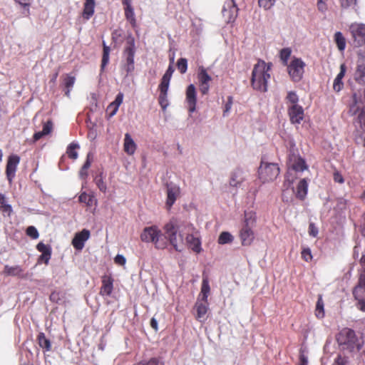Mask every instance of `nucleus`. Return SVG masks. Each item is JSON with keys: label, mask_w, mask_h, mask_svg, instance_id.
<instances>
[{"label": "nucleus", "mask_w": 365, "mask_h": 365, "mask_svg": "<svg viewBox=\"0 0 365 365\" xmlns=\"http://www.w3.org/2000/svg\"><path fill=\"white\" fill-rule=\"evenodd\" d=\"M164 236L174 249L178 252L182 250L183 235L185 234V241L189 248L196 253L202 250L201 241L198 230L189 222L179 223L176 220H172L164 226Z\"/></svg>", "instance_id": "nucleus-1"}, {"label": "nucleus", "mask_w": 365, "mask_h": 365, "mask_svg": "<svg viewBox=\"0 0 365 365\" xmlns=\"http://www.w3.org/2000/svg\"><path fill=\"white\" fill-rule=\"evenodd\" d=\"M289 150L288 154V167L289 170L286 175V178L284 182V186L286 189L292 188L294 192V188L292 187L293 182V173L294 172H302L308 168L304 160L302 158L299 154L298 150L295 147V143L293 140H290L289 143Z\"/></svg>", "instance_id": "nucleus-2"}, {"label": "nucleus", "mask_w": 365, "mask_h": 365, "mask_svg": "<svg viewBox=\"0 0 365 365\" xmlns=\"http://www.w3.org/2000/svg\"><path fill=\"white\" fill-rule=\"evenodd\" d=\"M272 66V63H267L261 59H259L254 66L252 72L251 84L255 90L263 93L267 91V83L270 78L269 71Z\"/></svg>", "instance_id": "nucleus-3"}, {"label": "nucleus", "mask_w": 365, "mask_h": 365, "mask_svg": "<svg viewBox=\"0 0 365 365\" xmlns=\"http://www.w3.org/2000/svg\"><path fill=\"white\" fill-rule=\"evenodd\" d=\"M336 340L343 349H348L349 351L359 350L361 347L355 331L349 328L341 329L336 336Z\"/></svg>", "instance_id": "nucleus-4"}, {"label": "nucleus", "mask_w": 365, "mask_h": 365, "mask_svg": "<svg viewBox=\"0 0 365 365\" xmlns=\"http://www.w3.org/2000/svg\"><path fill=\"white\" fill-rule=\"evenodd\" d=\"M279 173V168L277 163L262 161L259 168V179L263 182L272 181Z\"/></svg>", "instance_id": "nucleus-5"}, {"label": "nucleus", "mask_w": 365, "mask_h": 365, "mask_svg": "<svg viewBox=\"0 0 365 365\" xmlns=\"http://www.w3.org/2000/svg\"><path fill=\"white\" fill-rule=\"evenodd\" d=\"M127 43L128 45L125 47L123 52L125 57L123 69L126 72V76L129 75L135 69L134 56L135 53L134 38L130 36L127 40Z\"/></svg>", "instance_id": "nucleus-6"}, {"label": "nucleus", "mask_w": 365, "mask_h": 365, "mask_svg": "<svg viewBox=\"0 0 365 365\" xmlns=\"http://www.w3.org/2000/svg\"><path fill=\"white\" fill-rule=\"evenodd\" d=\"M160 230L155 226H151L144 228L140 238L143 242L154 243L157 248H163L165 243L160 241Z\"/></svg>", "instance_id": "nucleus-7"}, {"label": "nucleus", "mask_w": 365, "mask_h": 365, "mask_svg": "<svg viewBox=\"0 0 365 365\" xmlns=\"http://www.w3.org/2000/svg\"><path fill=\"white\" fill-rule=\"evenodd\" d=\"M305 63L301 58H294L287 66V71L294 82H299L303 76Z\"/></svg>", "instance_id": "nucleus-8"}, {"label": "nucleus", "mask_w": 365, "mask_h": 365, "mask_svg": "<svg viewBox=\"0 0 365 365\" xmlns=\"http://www.w3.org/2000/svg\"><path fill=\"white\" fill-rule=\"evenodd\" d=\"M349 31L356 46H361L365 44V24L352 23L349 26Z\"/></svg>", "instance_id": "nucleus-9"}, {"label": "nucleus", "mask_w": 365, "mask_h": 365, "mask_svg": "<svg viewBox=\"0 0 365 365\" xmlns=\"http://www.w3.org/2000/svg\"><path fill=\"white\" fill-rule=\"evenodd\" d=\"M197 78L199 83L200 91L202 95L207 94L210 90V83L212 81V78L208 74L207 69L203 66H200L197 70Z\"/></svg>", "instance_id": "nucleus-10"}, {"label": "nucleus", "mask_w": 365, "mask_h": 365, "mask_svg": "<svg viewBox=\"0 0 365 365\" xmlns=\"http://www.w3.org/2000/svg\"><path fill=\"white\" fill-rule=\"evenodd\" d=\"M238 9L234 0L227 1L222 9V15L227 22H232L237 16Z\"/></svg>", "instance_id": "nucleus-11"}, {"label": "nucleus", "mask_w": 365, "mask_h": 365, "mask_svg": "<svg viewBox=\"0 0 365 365\" xmlns=\"http://www.w3.org/2000/svg\"><path fill=\"white\" fill-rule=\"evenodd\" d=\"M185 101L190 115L196 110L197 103V91L193 84H190L187 87Z\"/></svg>", "instance_id": "nucleus-12"}, {"label": "nucleus", "mask_w": 365, "mask_h": 365, "mask_svg": "<svg viewBox=\"0 0 365 365\" xmlns=\"http://www.w3.org/2000/svg\"><path fill=\"white\" fill-rule=\"evenodd\" d=\"M20 162V158L16 155H11L8 158L6 174L9 182H11L16 171L17 166Z\"/></svg>", "instance_id": "nucleus-13"}, {"label": "nucleus", "mask_w": 365, "mask_h": 365, "mask_svg": "<svg viewBox=\"0 0 365 365\" xmlns=\"http://www.w3.org/2000/svg\"><path fill=\"white\" fill-rule=\"evenodd\" d=\"M288 114L292 123L299 124L304 118V109L300 105H290Z\"/></svg>", "instance_id": "nucleus-14"}, {"label": "nucleus", "mask_w": 365, "mask_h": 365, "mask_svg": "<svg viewBox=\"0 0 365 365\" xmlns=\"http://www.w3.org/2000/svg\"><path fill=\"white\" fill-rule=\"evenodd\" d=\"M90 235V231L86 229H83L82 231L76 233L72 240V245L76 250L79 251L82 250L84 247L85 242L89 239Z\"/></svg>", "instance_id": "nucleus-15"}, {"label": "nucleus", "mask_w": 365, "mask_h": 365, "mask_svg": "<svg viewBox=\"0 0 365 365\" xmlns=\"http://www.w3.org/2000/svg\"><path fill=\"white\" fill-rule=\"evenodd\" d=\"M180 194V187L178 185L169 182L167 183V201L166 205L170 208L175 203L177 197Z\"/></svg>", "instance_id": "nucleus-16"}, {"label": "nucleus", "mask_w": 365, "mask_h": 365, "mask_svg": "<svg viewBox=\"0 0 365 365\" xmlns=\"http://www.w3.org/2000/svg\"><path fill=\"white\" fill-rule=\"evenodd\" d=\"M239 237L243 246L250 245L255 239L253 228L242 227L239 232Z\"/></svg>", "instance_id": "nucleus-17"}, {"label": "nucleus", "mask_w": 365, "mask_h": 365, "mask_svg": "<svg viewBox=\"0 0 365 365\" xmlns=\"http://www.w3.org/2000/svg\"><path fill=\"white\" fill-rule=\"evenodd\" d=\"M247 175L242 169L237 168L233 171L230 180V185L235 187H240L246 180Z\"/></svg>", "instance_id": "nucleus-18"}, {"label": "nucleus", "mask_w": 365, "mask_h": 365, "mask_svg": "<svg viewBox=\"0 0 365 365\" xmlns=\"http://www.w3.org/2000/svg\"><path fill=\"white\" fill-rule=\"evenodd\" d=\"M353 294L356 300L365 299V268L360 274L359 284L354 288Z\"/></svg>", "instance_id": "nucleus-19"}, {"label": "nucleus", "mask_w": 365, "mask_h": 365, "mask_svg": "<svg viewBox=\"0 0 365 365\" xmlns=\"http://www.w3.org/2000/svg\"><path fill=\"white\" fill-rule=\"evenodd\" d=\"M113 289V279L110 276L103 275L102 277V286L100 290V294L103 297H108L111 294Z\"/></svg>", "instance_id": "nucleus-20"}, {"label": "nucleus", "mask_w": 365, "mask_h": 365, "mask_svg": "<svg viewBox=\"0 0 365 365\" xmlns=\"http://www.w3.org/2000/svg\"><path fill=\"white\" fill-rule=\"evenodd\" d=\"M346 71V67L344 63H342L340 66V71L337 74L336 77L335 78L333 83V89L336 92H339L342 90L344 87V83L342 82V79L344 77L345 73Z\"/></svg>", "instance_id": "nucleus-21"}, {"label": "nucleus", "mask_w": 365, "mask_h": 365, "mask_svg": "<svg viewBox=\"0 0 365 365\" xmlns=\"http://www.w3.org/2000/svg\"><path fill=\"white\" fill-rule=\"evenodd\" d=\"M4 274L7 276L18 277L24 278V269L19 265L9 266L5 265L4 267Z\"/></svg>", "instance_id": "nucleus-22"}, {"label": "nucleus", "mask_w": 365, "mask_h": 365, "mask_svg": "<svg viewBox=\"0 0 365 365\" xmlns=\"http://www.w3.org/2000/svg\"><path fill=\"white\" fill-rule=\"evenodd\" d=\"M257 215L252 210L245 211L244 220L242 227L254 228L256 225Z\"/></svg>", "instance_id": "nucleus-23"}, {"label": "nucleus", "mask_w": 365, "mask_h": 365, "mask_svg": "<svg viewBox=\"0 0 365 365\" xmlns=\"http://www.w3.org/2000/svg\"><path fill=\"white\" fill-rule=\"evenodd\" d=\"M123 148L124 151L130 155H133L136 150V144L128 133L125 134Z\"/></svg>", "instance_id": "nucleus-24"}, {"label": "nucleus", "mask_w": 365, "mask_h": 365, "mask_svg": "<svg viewBox=\"0 0 365 365\" xmlns=\"http://www.w3.org/2000/svg\"><path fill=\"white\" fill-rule=\"evenodd\" d=\"M195 308L197 311L196 319L200 322H204L207 319L206 314L208 310L207 303H202L197 301L195 304Z\"/></svg>", "instance_id": "nucleus-25"}, {"label": "nucleus", "mask_w": 365, "mask_h": 365, "mask_svg": "<svg viewBox=\"0 0 365 365\" xmlns=\"http://www.w3.org/2000/svg\"><path fill=\"white\" fill-rule=\"evenodd\" d=\"M308 191V182L304 178L299 180L297 186L296 196L300 200H304Z\"/></svg>", "instance_id": "nucleus-26"}, {"label": "nucleus", "mask_w": 365, "mask_h": 365, "mask_svg": "<svg viewBox=\"0 0 365 365\" xmlns=\"http://www.w3.org/2000/svg\"><path fill=\"white\" fill-rule=\"evenodd\" d=\"M96 2L95 0H86L83 5V17L86 20L91 19L95 11Z\"/></svg>", "instance_id": "nucleus-27"}, {"label": "nucleus", "mask_w": 365, "mask_h": 365, "mask_svg": "<svg viewBox=\"0 0 365 365\" xmlns=\"http://www.w3.org/2000/svg\"><path fill=\"white\" fill-rule=\"evenodd\" d=\"M354 79L360 84H365V61H361L357 65Z\"/></svg>", "instance_id": "nucleus-28"}, {"label": "nucleus", "mask_w": 365, "mask_h": 365, "mask_svg": "<svg viewBox=\"0 0 365 365\" xmlns=\"http://www.w3.org/2000/svg\"><path fill=\"white\" fill-rule=\"evenodd\" d=\"M123 96H123V93H121V92L118 93L117 94L116 97H115V101L109 104V106H108L107 109L110 110V108H113V110H112L109 113V118H111V117L114 116L116 114V113H117V111L118 110L119 106L123 103Z\"/></svg>", "instance_id": "nucleus-29"}, {"label": "nucleus", "mask_w": 365, "mask_h": 365, "mask_svg": "<svg viewBox=\"0 0 365 365\" xmlns=\"http://www.w3.org/2000/svg\"><path fill=\"white\" fill-rule=\"evenodd\" d=\"M210 292V287L209 284V281L207 277H203L202 282L201 291L200 294V297H201V300L205 303L207 302V298Z\"/></svg>", "instance_id": "nucleus-30"}, {"label": "nucleus", "mask_w": 365, "mask_h": 365, "mask_svg": "<svg viewBox=\"0 0 365 365\" xmlns=\"http://www.w3.org/2000/svg\"><path fill=\"white\" fill-rule=\"evenodd\" d=\"M37 339L40 347L46 351H49L51 349V343L50 340L46 337L44 333H39Z\"/></svg>", "instance_id": "nucleus-31"}, {"label": "nucleus", "mask_w": 365, "mask_h": 365, "mask_svg": "<svg viewBox=\"0 0 365 365\" xmlns=\"http://www.w3.org/2000/svg\"><path fill=\"white\" fill-rule=\"evenodd\" d=\"M334 41L340 51H344L346 48V39L341 32L337 31L335 33Z\"/></svg>", "instance_id": "nucleus-32"}, {"label": "nucleus", "mask_w": 365, "mask_h": 365, "mask_svg": "<svg viewBox=\"0 0 365 365\" xmlns=\"http://www.w3.org/2000/svg\"><path fill=\"white\" fill-rule=\"evenodd\" d=\"M80 148L79 144L75 142L70 143L67 148L66 153L71 159L76 160L78 158V154L76 151Z\"/></svg>", "instance_id": "nucleus-33"}, {"label": "nucleus", "mask_w": 365, "mask_h": 365, "mask_svg": "<svg viewBox=\"0 0 365 365\" xmlns=\"http://www.w3.org/2000/svg\"><path fill=\"white\" fill-rule=\"evenodd\" d=\"M0 210L2 212L10 215L12 212L11 205L6 202L5 195L0 193Z\"/></svg>", "instance_id": "nucleus-34"}, {"label": "nucleus", "mask_w": 365, "mask_h": 365, "mask_svg": "<svg viewBox=\"0 0 365 365\" xmlns=\"http://www.w3.org/2000/svg\"><path fill=\"white\" fill-rule=\"evenodd\" d=\"M96 186L103 193H106L107 191V185L104 182V178L103 175V173H100L94 179Z\"/></svg>", "instance_id": "nucleus-35"}, {"label": "nucleus", "mask_w": 365, "mask_h": 365, "mask_svg": "<svg viewBox=\"0 0 365 365\" xmlns=\"http://www.w3.org/2000/svg\"><path fill=\"white\" fill-rule=\"evenodd\" d=\"M110 47L106 46L105 43H103V56H102V61H101V71H103L105 67L107 66V64L109 62V56H110Z\"/></svg>", "instance_id": "nucleus-36"}, {"label": "nucleus", "mask_w": 365, "mask_h": 365, "mask_svg": "<svg viewBox=\"0 0 365 365\" xmlns=\"http://www.w3.org/2000/svg\"><path fill=\"white\" fill-rule=\"evenodd\" d=\"M234 240V237L228 232H222L218 238V243L220 245H225L227 243L232 242Z\"/></svg>", "instance_id": "nucleus-37"}, {"label": "nucleus", "mask_w": 365, "mask_h": 365, "mask_svg": "<svg viewBox=\"0 0 365 365\" xmlns=\"http://www.w3.org/2000/svg\"><path fill=\"white\" fill-rule=\"evenodd\" d=\"M316 316L319 319L324 317V302L322 296H319L316 304Z\"/></svg>", "instance_id": "nucleus-38"}, {"label": "nucleus", "mask_w": 365, "mask_h": 365, "mask_svg": "<svg viewBox=\"0 0 365 365\" xmlns=\"http://www.w3.org/2000/svg\"><path fill=\"white\" fill-rule=\"evenodd\" d=\"M75 83V78L73 76H67L64 79V86L66 88L65 92L66 96L69 97L70 92Z\"/></svg>", "instance_id": "nucleus-39"}, {"label": "nucleus", "mask_w": 365, "mask_h": 365, "mask_svg": "<svg viewBox=\"0 0 365 365\" xmlns=\"http://www.w3.org/2000/svg\"><path fill=\"white\" fill-rule=\"evenodd\" d=\"M94 199V196L88 195L86 192H83L79 196V202L86 203L88 206H91L93 204V200Z\"/></svg>", "instance_id": "nucleus-40"}, {"label": "nucleus", "mask_w": 365, "mask_h": 365, "mask_svg": "<svg viewBox=\"0 0 365 365\" xmlns=\"http://www.w3.org/2000/svg\"><path fill=\"white\" fill-rule=\"evenodd\" d=\"M286 101L287 103H290V105H299V97L296 92L289 91L286 97Z\"/></svg>", "instance_id": "nucleus-41"}, {"label": "nucleus", "mask_w": 365, "mask_h": 365, "mask_svg": "<svg viewBox=\"0 0 365 365\" xmlns=\"http://www.w3.org/2000/svg\"><path fill=\"white\" fill-rule=\"evenodd\" d=\"M135 365H164V362L158 358H151L149 360H144Z\"/></svg>", "instance_id": "nucleus-42"}, {"label": "nucleus", "mask_w": 365, "mask_h": 365, "mask_svg": "<svg viewBox=\"0 0 365 365\" xmlns=\"http://www.w3.org/2000/svg\"><path fill=\"white\" fill-rule=\"evenodd\" d=\"M291 53L292 51L289 48H284L280 51V58L284 65H287Z\"/></svg>", "instance_id": "nucleus-43"}, {"label": "nucleus", "mask_w": 365, "mask_h": 365, "mask_svg": "<svg viewBox=\"0 0 365 365\" xmlns=\"http://www.w3.org/2000/svg\"><path fill=\"white\" fill-rule=\"evenodd\" d=\"M177 66L181 73H185L187 69V59L184 58H180L178 59Z\"/></svg>", "instance_id": "nucleus-44"}, {"label": "nucleus", "mask_w": 365, "mask_h": 365, "mask_svg": "<svg viewBox=\"0 0 365 365\" xmlns=\"http://www.w3.org/2000/svg\"><path fill=\"white\" fill-rule=\"evenodd\" d=\"M36 249L38 252H41V254H47V253H51V248L49 245H45L43 242H39L37 246Z\"/></svg>", "instance_id": "nucleus-45"}, {"label": "nucleus", "mask_w": 365, "mask_h": 365, "mask_svg": "<svg viewBox=\"0 0 365 365\" xmlns=\"http://www.w3.org/2000/svg\"><path fill=\"white\" fill-rule=\"evenodd\" d=\"M170 79L167 78H162L161 83L159 85V88L160 92L168 93L169 85H170Z\"/></svg>", "instance_id": "nucleus-46"}, {"label": "nucleus", "mask_w": 365, "mask_h": 365, "mask_svg": "<svg viewBox=\"0 0 365 365\" xmlns=\"http://www.w3.org/2000/svg\"><path fill=\"white\" fill-rule=\"evenodd\" d=\"M167 95L168 93L160 92L158 98L159 103L163 110L168 106Z\"/></svg>", "instance_id": "nucleus-47"}, {"label": "nucleus", "mask_w": 365, "mask_h": 365, "mask_svg": "<svg viewBox=\"0 0 365 365\" xmlns=\"http://www.w3.org/2000/svg\"><path fill=\"white\" fill-rule=\"evenodd\" d=\"M233 103V98L232 96H230L227 97V101L225 105L224 110H223V115L226 116L230 111L232 106Z\"/></svg>", "instance_id": "nucleus-48"}, {"label": "nucleus", "mask_w": 365, "mask_h": 365, "mask_svg": "<svg viewBox=\"0 0 365 365\" xmlns=\"http://www.w3.org/2000/svg\"><path fill=\"white\" fill-rule=\"evenodd\" d=\"M26 234L31 237L32 239H37L39 237L38 232L37 229L34 226H29L26 229Z\"/></svg>", "instance_id": "nucleus-49"}, {"label": "nucleus", "mask_w": 365, "mask_h": 365, "mask_svg": "<svg viewBox=\"0 0 365 365\" xmlns=\"http://www.w3.org/2000/svg\"><path fill=\"white\" fill-rule=\"evenodd\" d=\"M123 3L125 4H126V6H127L125 8V14L126 18L128 19H133L134 16L133 9L130 6V4L128 3L127 0H124Z\"/></svg>", "instance_id": "nucleus-50"}, {"label": "nucleus", "mask_w": 365, "mask_h": 365, "mask_svg": "<svg viewBox=\"0 0 365 365\" xmlns=\"http://www.w3.org/2000/svg\"><path fill=\"white\" fill-rule=\"evenodd\" d=\"M357 0H341V5L344 9L353 8L356 5Z\"/></svg>", "instance_id": "nucleus-51"}, {"label": "nucleus", "mask_w": 365, "mask_h": 365, "mask_svg": "<svg viewBox=\"0 0 365 365\" xmlns=\"http://www.w3.org/2000/svg\"><path fill=\"white\" fill-rule=\"evenodd\" d=\"M302 257L306 262L310 261L312 259L311 250L309 248H304L302 251Z\"/></svg>", "instance_id": "nucleus-52"}, {"label": "nucleus", "mask_w": 365, "mask_h": 365, "mask_svg": "<svg viewBox=\"0 0 365 365\" xmlns=\"http://www.w3.org/2000/svg\"><path fill=\"white\" fill-rule=\"evenodd\" d=\"M259 5L267 10L272 6L273 1L272 0H259Z\"/></svg>", "instance_id": "nucleus-53"}, {"label": "nucleus", "mask_w": 365, "mask_h": 365, "mask_svg": "<svg viewBox=\"0 0 365 365\" xmlns=\"http://www.w3.org/2000/svg\"><path fill=\"white\" fill-rule=\"evenodd\" d=\"M52 128H53L52 122L51 120H48L46 123H45L43 124L42 131L45 135H48L51 132Z\"/></svg>", "instance_id": "nucleus-54"}, {"label": "nucleus", "mask_w": 365, "mask_h": 365, "mask_svg": "<svg viewBox=\"0 0 365 365\" xmlns=\"http://www.w3.org/2000/svg\"><path fill=\"white\" fill-rule=\"evenodd\" d=\"M309 235L315 237L318 235V229L314 223H310L309 226Z\"/></svg>", "instance_id": "nucleus-55"}, {"label": "nucleus", "mask_w": 365, "mask_h": 365, "mask_svg": "<svg viewBox=\"0 0 365 365\" xmlns=\"http://www.w3.org/2000/svg\"><path fill=\"white\" fill-rule=\"evenodd\" d=\"M114 262L119 265H124L125 264L126 259L125 257L122 255H117L114 258Z\"/></svg>", "instance_id": "nucleus-56"}, {"label": "nucleus", "mask_w": 365, "mask_h": 365, "mask_svg": "<svg viewBox=\"0 0 365 365\" xmlns=\"http://www.w3.org/2000/svg\"><path fill=\"white\" fill-rule=\"evenodd\" d=\"M92 162V156L91 153H88L87 155V158L86 162L84 163L83 165L82 166L83 168V170H88L91 165Z\"/></svg>", "instance_id": "nucleus-57"}, {"label": "nucleus", "mask_w": 365, "mask_h": 365, "mask_svg": "<svg viewBox=\"0 0 365 365\" xmlns=\"http://www.w3.org/2000/svg\"><path fill=\"white\" fill-rule=\"evenodd\" d=\"M173 72H174V68H173V66L170 65L163 77L167 78L168 79H171Z\"/></svg>", "instance_id": "nucleus-58"}, {"label": "nucleus", "mask_w": 365, "mask_h": 365, "mask_svg": "<svg viewBox=\"0 0 365 365\" xmlns=\"http://www.w3.org/2000/svg\"><path fill=\"white\" fill-rule=\"evenodd\" d=\"M317 8L321 12H325L327 9L325 1H317Z\"/></svg>", "instance_id": "nucleus-59"}, {"label": "nucleus", "mask_w": 365, "mask_h": 365, "mask_svg": "<svg viewBox=\"0 0 365 365\" xmlns=\"http://www.w3.org/2000/svg\"><path fill=\"white\" fill-rule=\"evenodd\" d=\"M334 180L339 183H343L344 181L342 175L338 172L334 173Z\"/></svg>", "instance_id": "nucleus-60"}, {"label": "nucleus", "mask_w": 365, "mask_h": 365, "mask_svg": "<svg viewBox=\"0 0 365 365\" xmlns=\"http://www.w3.org/2000/svg\"><path fill=\"white\" fill-rule=\"evenodd\" d=\"M51 253L41 254L39 257V261H44L45 264H48L51 258Z\"/></svg>", "instance_id": "nucleus-61"}, {"label": "nucleus", "mask_w": 365, "mask_h": 365, "mask_svg": "<svg viewBox=\"0 0 365 365\" xmlns=\"http://www.w3.org/2000/svg\"><path fill=\"white\" fill-rule=\"evenodd\" d=\"M150 327L156 331L158 330V321L155 317L150 320Z\"/></svg>", "instance_id": "nucleus-62"}, {"label": "nucleus", "mask_w": 365, "mask_h": 365, "mask_svg": "<svg viewBox=\"0 0 365 365\" xmlns=\"http://www.w3.org/2000/svg\"><path fill=\"white\" fill-rule=\"evenodd\" d=\"M46 135L43 131H38L34 133V141L36 142L41 139L43 136Z\"/></svg>", "instance_id": "nucleus-63"}, {"label": "nucleus", "mask_w": 365, "mask_h": 365, "mask_svg": "<svg viewBox=\"0 0 365 365\" xmlns=\"http://www.w3.org/2000/svg\"><path fill=\"white\" fill-rule=\"evenodd\" d=\"M357 301H358L357 307L359 308V309H360L363 312H365V299L357 300Z\"/></svg>", "instance_id": "nucleus-64"}]
</instances>
